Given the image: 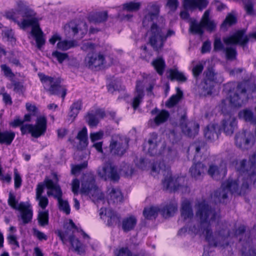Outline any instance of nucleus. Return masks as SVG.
<instances>
[{
    "instance_id": "obj_5",
    "label": "nucleus",
    "mask_w": 256,
    "mask_h": 256,
    "mask_svg": "<svg viewBox=\"0 0 256 256\" xmlns=\"http://www.w3.org/2000/svg\"><path fill=\"white\" fill-rule=\"evenodd\" d=\"M206 144L204 141L198 140L189 146L187 152L188 153L190 149L195 150L196 154L193 158V164L190 168V172L192 177L198 179L202 174L204 173L206 166L200 162L202 156L200 155V150L204 148Z\"/></svg>"
},
{
    "instance_id": "obj_35",
    "label": "nucleus",
    "mask_w": 256,
    "mask_h": 256,
    "mask_svg": "<svg viewBox=\"0 0 256 256\" xmlns=\"http://www.w3.org/2000/svg\"><path fill=\"white\" fill-rule=\"evenodd\" d=\"M15 136V132L12 131H0V144L10 146L14 140Z\"/></svg>"
},
{
    "instance_id": "obj_46",
    "label": "nucleus",
    "mask_w": 256,
    "mask_h": 256,
    "mask_svg": "<svg viewBox=\"0 0 256 256\" xmlns=\"http://www.w3.org/2000/svg\"><path fill=\"white\" fill-rule=\"evenodd\" d=\"M236 17L231 14H228L222 23L220 25V28L224 30H227L229 26H231L235 24L237 22Z\"/></svg>"
},
{
    "instance_id": "obj_14",
    "label": "nucleus",
    "mask_w": 256,
    "mask_h": 256,
    "mask_svg": "<svg viewBox=\"0 0 256 256\" xmlns=\"http://www.w3.org/2000/svg\"><path fill=\"white\" fill-rule=\"evenodd\" d=\"M98 174L104 180H110L113 182H118L120 178L116 167L110 163L106 164L102 168H99Z\"/></svg>"
},
{
    "instance_id": "obj_7",
    "label": "nucleus",
    "mask_w": 256,
    "mask_h": 256,
    "mask_svg": "<svg viewBox=\"0 0 256 256\" xmlns=\"http://www.w3.org/2000/svg\"><path fill=\"white\" fill-rule=\"evenodd\" d=\"M47 128V119L45 116L37 118L34 124H26L20 126L22 135L30 134L32 137L38 138L45 134Z\"/></svg>"
},
{
    "instance_id": "obj_4",
    "label": "nucleus",
    "mask_w": 256,
    "mask_h": 256,
    "mask_svg": "<svg viewBox=\"0 0 256 256\" xmlns=\"http://www.w3.org/2000/svg\"><path fill=\"white\" fill-rule=\"evenodd\" d=\"M44 90L50 96H60L64 100L67 93V89L61 85L62 79L60 78L48 76L42 72L38 74Z\"/></svg>"
},
{
    "instance_id": "obj_3",
    "label": "nucleus",
    "mask_w": 256,
    "mask_h": 256,
    "mask_svg": "<svg viewBox=\"0 0 256 256\" xmlns=\"http://www.w3.org/2000/svg\"><path fill=\"white\" fill-rule=\"evenodd\" d=\"M226 88L230 95V103L234 107H240L246 104L252 94L256 91V85L250 80L238 82L236 87L233 82L228 83Z\"/></svg>"
},
{
    "instance_id": "obj_39",
    "label": "nucleus",
    "mask_w": 256,
    "mask_h": 256,
    "mask_svg": "<svg viewBox=\"0 0 256 256\" xmlns=\"http://www.w3.org/2000/svg\"><path fill=\"white\" fill-rule=\"evenodd\" d=\"M82 100H78L72 103L70 108V112L68 116L72 118L74 120L80 111L82 110Z\"/></svg>"
},
{
    "instance_id": "obj_25",
    "label": "nucleus",
    "mask_w": 256,
    "mask_h": 256,
    "mask_svg": "<svg viewBox=\"0 0 256 256\" xmlns=\"http://www.w3.org/2000/svg\"><path fill=\"white\" fill-rule=\"evenodd\" d=\"M152 114H156V116L154 119V122L156 126L166 122L170 117V113L166 110H162L160 111L155 108L151 111Z\"/></svg>"
},
{
    "instance_id": "obj_37",
    "label": "nucleus",
    "mask_w": 256,
    "mask_h": 256,
    "mask_svg": "<svg viewBox=\"0 0 256 256\" xmlns=\"http://www.w3.org/2000/svg\"><path fill=\"white\" fill-rule=\"evenodd\" d=\"M157 73L162 76L164 74L166 65L164 58L162 56H158L154 59L151 62Z\"/></svg>"
},
{
    "instance_id": "obj_26",
    "label": "nucleus",
    "mask_w": 256,
    "mask_h": 256,
    "mask_svg": "<svg viewBox=\"0 0 256 256\" xmlns=\"http://www.w3.org/2000/svg\"><path fill=\"white\" fill-rule=\"evenodd\" d=\"M76 138L79 140L77 145V149L80 150H83L86 149L88 144L87 128L84 127L78 132Z\"/></svg>"
},
{
    "instance_id": "obj_32",
    "label": "nucleus",
    "mask_w": 256,
    "mask_h": 256,
    "mask_svg": "<svg viewBox=\"0 0 256 256\" xmlns=\"http://www.w3.org/2000/svg\"><path fill=\"white\" fill-rule=\"evenodd\" d=\"M110 149L112 154L122 156L126 151V144L122 142L114 140L110 144Z\"/></svg>"
},
{
    "instance_id": "obj_47",
    "label": "nucleus",
    "mask_w": 256,
    "mask_h": 256,
    "mask_svg": "<svg viewBox=\"0 0 256 256\" xmlns=\"http://www.w3.org/2000/svg\"><path fill=\"white\" fill-rule=\"evenodd\" d=\"M2 36L3 40L10 42L12 44L16 43V38L14 36V32L12 29L2 30Z\"/></svg>"
},
{
    "instance_id": "obj_51",
    "label": "nucleus",
    "mask_w": 256,
    "mask_h": 256,
    "mask_svg": "<svg viewBox=\"0 0 256 256\" xmlns=\"http://www.w3.org/2000/svg\"><path fill=\"white\" fill-rule=\"evenodd\" d=\"M143 215L146 219L151 220L156 218L158 215V210L154 207L146 208L143 210Z\"/></svg>"
},
{
    "instance_id": "obj_23",
    "label": "nucleus",
    "mask_w": 256,
    "mask_h": 256,
    "mask_svg": "<svg viewBox=\"0 0 256 256\" xmlns=\"http://www.w3.org/2000/svg\"><path fill=\"white\" fill-rule=\"evenodd\" d=\"M237 127V120L235 118L230 116L224 119L221 122V130H222L226 135L232 134Z\"/></svg>"
},
{
    "instance_id": "obj_19",
    "label": "nucleus",
    "mask_w": 256,
    "mask_h": 256,
    "mask_svg": "<svg viewBox=\"0 0 256 256\" xmlns=\"http://www.w3.org/2000/svg\"><path fill=\"white\" fill-rule=\"evenodd\" d=\"M18 12L23 18V20H31L36 19L38 22V20L36 18V13L30 6L26 5L23 1H20L18 3Z\"/></svg>"
},
{
    "instance_id": "obj_29",
    "label": "nucleus",
    "mask_w": 256,
    "mask_h": 256,
    "mask_svg": "<svg viewBox=\"0 0 256 256\" xmlns=\"http://www.w3.org/2000/svg\"><path fill=\"white\" fill-rule=\"evenodd\" d=\"M167 78L171 81L176 80L180 82H184L187 80V78L184 74L179 72L177 69L170 68L167 70Z\"/></svg>"
},
{
    "instance_id": "obj_1",
    "label": "nucleus",
    "mask_w": 256,
    "mask_h": 256,
    "mask_svg": "<svg viewBox=\"0 0 256 256\" xmlns=\"http://www.w3.org/2000/svg\"><path fill=\"white\" fill-rule=\"evenodd\" d=\"M196 216L200 220V228L204 234L206 240L210 245L216 247L230 236V230L226 224L222 223H218L213 234L210 222L216 221L220 216L215 210L205 201L198 204Z\"/></svg>"
},
{
    "instance_id": "obj_18",
    "label": "nucleus",
    "mask_w": 256,
    "mask_h": 256,
    "mask_svg": "<svg viewBox=\"0 0 256 256\" xmlns=\"http://www.w3.org/2000/svg\"><path fill=\"white\" fill-rule=\"evenodd\" d=\"M179 180V177L172 176L171 172L168 171L167 175L164 176V179L162 180L164 190H168L170 192L177 191L181 186Z\"/></svg>"
},
{
    "instance_id": "obj_42",
    "label": "nucleus",
    "mask_w": 256,
    "mask_h": 256,
    "mask_svg": "<svg viewBox=\"0 0 256 256\" xmlns=\"http://www.w3.org/2000/svg\"><path fill=\"white\" fill-rule=\"evenodd\" d=\"M62 192L59 195L56 196L54 198L58 201V208L60 210L64 212L66 214H69L70 212V208L68 202L66 200L62 198Z\"/></svg>"
},
{
    "instance_id": "obj_41",
    "label": "nucleus",
    "mask_w": 256,
    "mask_h": 256,
    "mask_svg": "<svg viewBox=\"0 0 256 256\" xmlns=\"http://www.w3.org/2000/svg\"><path fill=\"white\" fill-rule=\"evenodd\" d=\"M177 210V204L170 203L164 206L161 210V212L162 216L165 218H167L172 216Z\"/></svg>"
},
{
    "instance_id": "obj_59",
    "label": "nucleus",
    "mask_w": 256,
    "mask_h": 256,
    "mask_svg": "<svg viewBox=\"0 0 256 256\" xmlns=\"http://www.w3.org/2000/svg\"><path fill=\"white\" fill-rule=\"evenodd\" d=\"M144 96H142V94H136L134 97L132 99V106L134 110H136L140 104L142 103Z\"/></svg>"
},
{
    "instance_id": "obj_12",
    "label": "nucleus",
    "mask_w": 256,
    "mask_h": 256,
    "mask_svg": "<svg viewBox=\"0 0 256 256\" xmlns=\"http://www.w3.org/2000/svg\"><path fill=\"white\" fill-rule=\"evenodd\" d=\"M25 22L24 25L27 26L26 28L32 27L30 34L36 40L37 48L40 50L46 43V40L44 37V34L40 28L39 22H37L36 19L32 20L31 22L26 21Z\"/></svg>"
},
{
    "instance_id": "obj_63",
    "label": "nucleus",
    "mask_w": 256,
    "mask_h": 256,
    "mask_svg": "<svg viewBox=\"0 0 256 256\" xmlns=\"http://www.w3.org/2000/svg\"><path fill=\"white\" fill-rule=\"evenodd\" d=\"M202 26L205 28L206 30L210 32L214 31L216 28V24L211 20L202 22Z\"/></svg>"
},
{
    "instance_id": "obj_60",
    "label": "nucleus",
    "mask_w": 256,
    "mask_h": 256,
    "mask_svg": "<svg viewBox=\"0 0 256 256\" xmlns=\"http://www.w3.org/2000/svg\"><path fill=\"white\" fill-rule=\"evenodd\" d=\"M121 172L125 176H132L134 172V168L129 164H124L120 169Z\"/></svg>"
},
{
    "instance_id": "obj_36",
    "label": "nucleus",
    "mask_w": 256,
    "mask_h": 256,
    "mask_svg": "<svg viewBox=\"0 0 256 256\" xmlns=\"http://www.w3.org/2000/svg\"><path fill=\"white\" fill-rule=\"evenodd\" d=\"M157 139L158 134L156 132L150 134V138L148 142V154L150 156H154L157 153Z\"/></svg>"
},
{
    "instance_id": "obj_13",
    "label": "nucleus",
    "mask_w": 256,
    "mask_h": 256,
    "mask_svg": "<svg viewBox=\"0 0 256 256\" xmlns=\"http://www.w3.org/2000/svg\"><path fill=\"white\" fill-rule=\"evenodd\" d=\"M238 168L242 172H248L250 178L256 184V153L250 156L248 161L246 159H242Z\"/></svg>"
},
{
    "instance_id": "obj_48",
    "label": "nucleus",
    "mask_w": 256,
    "mask_h": 256,
    "mask_svg": "<svg viewBox=\"0 0 256 256\" xmlns=\"http://www.w3.org/2000/svg\"><path fill=\"white\" fill-rule=\"evenodd\" d=\"M33 216L32 210H26L24 211H22L20 216H18V220H20L22 221V224L25 225L31 222Z\"/></svg>"
},
{
    "instance_id": "obj_11",
    "label": "nucleus",
    "mask_w": 256,
    "mask_h": 256,
    "mask_svg": "<svg viewBox=\"0 0 256 256\" xmlns=\"http://www.w3.org/2000/svg\"><path fill=\"white\" fill-rule=\"evenodd\" d=\"M105 63V56L100 52H88L84 60L85 66L94 71L100 70Z\"/></svg>"
},
{
    "instance_id": "obj_56",
    "label": "nucleus",
    "mask_w": 256,
    "mask_h": 256,
    "mask_svg": "<svg viewBox=\"0 0 256 256\" xmlns=\"http://www.w3.org/2000/svg\"><path fill=\"white\" fill-rule=\"evenodd\" d=\"M88 166V162L84 161L83 162L72 165L71 169V173L72 174H76L80 172L82 170L85 169Z\"/></svg>"
},
{
    "instance_id": "obj_34",
    "label": "nucleus",
    "mask_w": 256,
    "mask_h": 256,
    "mask_svg": "<svg viewBox=\"0 0 256 256\" xmlns=\"http://www.w3.org/2000/svg\"><path fill=\"white\" fill-rule=\"evenodd\" d=\"M64 228L66 229L64 232H63L60 230H58L56 232L58 236L64 244H66V237L68 234V231L71 230L72 229H77V226L72 220L70 219L68 220V222L64 224Z\"/></svg>"
},
{
    "instance_id": "obj_15",
    "label": "nucleus",
    "mask_w": 256,
    "mask_h": 256,
    "mask_svg": "<svg viewBox=\"0 0 256 256\" xmlns=\"http://www.w3.org/2000/svg\"><path fill=\"white\" fill-rule=\"evenodd\" d=\"M180 126L182 132L190 138L194 137L199 131V124L193 121L187 122L186 114H185L180 118Z\"/></svg>"
},
{
    "instance_id": "obj_50",
    "label": "nucleus",
    "mask_w": 256,
    "mask_h": 256,
    "mask_svg": "<svg viewBox=\"0 0 256 256\" xmlns=\"http://www.w3.org/2000/svg\"><path fill=\"white\" fill-rule=\"evenodd\" d=\"M141 6L140 2H130L122 4V9L129 12H136L138 11Z\"/></svg>"
},
{
    "instance_id": "obj_10",
    "label": "nucleus",
    "mask_w": 256,
    "mask_h": 256,
    "mask_svg": "<svg viewBox=\"0 0 256 256\" xmlns=\"http://www.w3.org/2000/svg\"><path fill=\"white\" fill-rule=\"evenodd\" d=\"M246 28L238 30L232 35L224 38L223 41L226 45H238L244 50L248 48L250 39L252 38L249 36V34H246Z\"/></svg>"
},
{
    "instance_id": "obj_8",
    "label": "nucleus",
    "mask_w": 256,
    "mask_h": 256,
    "mask_svg": "<svg viewBox=\"0 0 256 256\" xmlns=\"http://www.w3.org/2000/svg\"><path fill=\"white\" fill-rule=\"evenodd\" d=\"M203 74L204 78L201 83L203 91L206 94H211L215 84L222 82L223 78L212 66L208 67Z\"/></svg>"
},
{
    "instance_id": "obj_24",
    "label": "nucleus",
    "mask_w": 256,
    "mask_h": 256,
    "mask_svg": "<svg viewBox=\"0 0 256 256\" xmlns=\"http://www.w3.org/2000/svg\"><path fill=\"white\" fill-rule=\"evenodd\" d=\"M152 8L154 10V12H148V14L144 15L142 22V24L144 28H148L150 26V23L152 22L150 26L153 24H157L156 20L158 19L159 8L156 6H153Z\"/></svg>"
},
{
    "instance_id": "obj_16",
    "label": "nucleus",
    "mask_w": 256,
    "mask_h": 256,
    "mask_svg": "<svg viewBox=\"0 0 256 256\" xmlns=\"http://www.w3.org/2000/svg\"><path fill=\"white\" fill-rule=\"evenodd\" d=\"M235 144L239 148L242 150H248L252 145L253 135L246 130L237 133L235 136Z\"/></svg>"
},
{
    "instance_id": "obj_22",
    "label": "nucleus",
    "mask_w": 256,
    "mask_h": 256,
    "mask_svg": "<svg viewBox=\"0 0 256 256\" xmlns=\"http://www.w3.org/2000/svg\"><path fill=\"white\" fill-rule=\"evenodd\" d=\"M105 215L108 217L107 225L108 226L114 227L121 226V216L117 212L110 208L105 210Z\"/></svg>"
},
{
    "instance_id": "obj_53",
    "label": "nucleus",
    "mask_w": 256,
    "mask_h": 256,
    "mask_svg": "<svg viewBox=\"0 0 256 256\" xmlns=\"http://www.w3.org/2000/svg\"><path fill=\"white\" fill-rule=\"evenodd\" d=\"M108 91L112 93L114 91H120L122 86L120 82L118 80H112L107 86Z\"/></svg>"
},
{
    "instance_id": "obj_54",
    "label": "nucleus",
    "mask_w": 256,
    "mask_h": 256,
    "mask_svg": "<svg viewBox=\"0 0 256 256\" xmlns=\"http://www.w3.org/2000/svg\"><path fill=\"white\" fill-rule=\"evenodd\" d=\"M86 120L88 126L91 128L96 126L99 122L98 118L92 113L88 114L86 117Z\"/></svg>"
},
{
    "instance_id": "obj_9",
    "label": "nucleus",
    "mask_w": 256,
    "mask_h": 256,
    "mask_svg": "<svg viewBox=\"0 0 256 256\" xmlns=\"http://www.w3.org/2000/svg\"><path fill=\"white\" fill-rule=\"evenodd\" d=\"M150 36L149 38V43L154 50L159 53L164 46L168 39L166 34L162 32V27L158 24H153L150 27Z\"/></svg>"
},
{
    "instance_id": "obj_38",
    "label": "nucleus",
    "mask_w": 256,
    "mask_h": 256,
    "mask_svg": "<svg viewBox=\"0 0 256 256\" xmlns=\"http://www.w3.org/2000/svg\"><path fill=\"white\" fill-rule=\"evenodd\" d=\"M16 12L14 10L6 11L5 12V17L8 20H12L14 22L16 23L20 28L22 30H25L26 28V25L25 26V22H31V20H22L20 22L17 20L15 17Z\"/></svg>"
},
{
    "instance_id": "obj_27",
    "label": "nucleus",
    "mask_w": 256,
    "mask_h": 256,
    "mask_svg": "<svg viewBox=\"0 0 256 256\" xmlns=\"http://www.w3.org/2000/svg\"><path fill=\"white\" fill-rule=\"evenodd\" d=\"M44 182L45 187L50 190L47 192V194L48 196H52L54 198L56 196L59 195L62 192L60 185L57 184H54L52 180L48 179L45 180Z\"/></svg>"
},
{
    "instance_id": "obj_64",
    "label": "nucleus",
    "mask_w": 256,
    "mask_h": 256,
    "mask_svg": "<svg viewBox=\"0 0 256 256\" xmlns=\"http://www.w3.org/2000/svg\"><path fill=\"white\" fill-rule=\"evenodd\" d=\"M116 256H138V255L133 254L128 247H122L119 250Z\"/></svg>"
},
{
    "instance_id": "obj_43",
    "label": "nucleus",
    "mask_w": 256,
    "mask_h": 256,
    "mask_svg": "<svg viewBox=\"0 0 256 256\" xmlns=\"http://www.w3.org/2000/svg\"><path fill=\"white\" fill-rule=\"evenodd\" d=\"M78 45V42L75 40H64L58 42L56 46L59 50L65 51L71 48H75Z\"/></svg>"
},
{
    "instance_id": "obj_62",
    "label": "nucleus",
    "mask_w": 256,
    "mask_h": 256,
    "mask_svg": "<svg viewBox=\"0 0 256 256\" xmlns=\"http://www.w3.org/2000/svg\"><path fill=\"white\" fill-rule=\"evenodd\" d=\"M2 71L6 77L14 78L15 76L14 73L12 72L11 68L6 64H2L0 66Z\"/></svg>"
},
{
    "instance_id": "obj_52",
    "label": "nucleus",
    "mask_w": 256,
    "mask_h": 256,
    "mask_svg": "<svg viewBox=\"0 0 256 256\" xmlns=\"http://www.w3.org/2000/svg\"><path fill=\"white\" fill-rule=\"evenodd\" d=\"M52 56L56 58L60 64H62L65 60H68V54L67 53L62 52L58 50L52 52Z\"/></svg>"
},
{
    "instance_id": "obj_31",
    "label": "nucleus",
    "mask_w": 256,
    "mask_h": 256,
    "mask_svg": "<svg viewBox=\"0 0 256 256\" xmlns=\"http://www.w3.org/2000/svg\"><path fill=\"white\" fill-rule=\"evenodd\" d=\"M69 242L74 250L80 255H84L86 252L84 246L78 238H75L74 235L72 234L68 237Z\"/></svg>"
},
{
    "instance_id": "obj_61",
    "label": "nucleus",
    "mask_w": 256,
    "mask_h": 256,
    "mask_svg": "<svg viewBox=\"0 0 256 256\" xmlns=\"http://www.w3.org/2000/svg\"><path fill=\"white\" fill-rule=\"evenodd\" d=\"M12 85L14 86V90L18 94H22L24 91V85L22 82L12 80Z\"/></svg>"
},
{
    "instance_id": "obj_45",
    "label": "nucleus",
    "mask_w": 256,
    "mask_h": 256,
    "mask_svg": "<svg viewBox=\"0 0 256 256\" xmlns=\"http://www.w3.org/2000/svg\"><path fill=\"white\" fill-rule=\"evenodd\" d=\"M190 32L193 34H198L202 36L204 31L202 29V26L198 24L195 19L190 20Z\"/></svg>"
},
{
    "instance_id": "obj_57",
    "label": "nucleus",
    "mask_w": 256,
    "mask_h": 256,
    "mask_svg": "<svg viewBox=\"0 0 256 256\" xmlns=\"http://www.w3.org/2000/svg\"><path fill=\"white\" fill-rule=\"evenodd\" d=\"M204 70V66L202 64L196 65L192 70V74L196 81L200 80V76Z\"/></svg>"
},
{
    "instance_id": "obj_33",
    "label": "nucleus",
    "mask_w": 256,
    "mask_h": 256,
    "mask_svg": "<svg viewBox=\"0 0 256 256\" xmlns=\"http://www.w3.org/2000/svg\"><path fill=\"white\" fill-rule=\"evenodd\" d=\"M123 200V195L118 188H112L108 196V202L109 204H116L122 202Z\"/></svg>"
},
{
    "instance_id": "obj_6",
    "label": "nucleus",
    "mask_w": 256,
    "mask_h": 256,
    "mask_svg": "<svg viewBox=\"0 0 256 256\" xmlns=\"http://www.w3.org/2000/svg\"><path fill=\"white\" fill-rule=\"evenodd\" d=\"M236 237L240 236L239 242L242 245V256H256V247H250L252 239L250 232H246V226L240 225L234 232Z\"/></svg>"
},
{
    "instance_id": "obj_2",
    "label": "nucleus",
    "mask_w": 256,
    "mask_h": 256,
    "mask_svg": "<svg viewBox=\"0 0 256 256\" xmlns=\"http://www.w3.org/2000/svg\"><path fill=\"white\" fill-rule=\"evenodd\" d=\"M242 160L236 166V172L240 176H244L242 182L239 187L238 180H233L228 178L222 184V188L214 191V200L216 203H224V200L228 198V194L230 192L232 194H236L240 196H244L250 190V185L252 184L256 187L254 181L250 178L248 172H244L238 170V167L241 164Z\"/></svg>"
},
{
    "instance_id": "obj_40",
    "label": "nucleus",
    "mask_w": 256,
    "mask_h": 256,
    "mask_svg": "<svg viewBox=\"0 0 256 256\" xmlns=\"http://www.w3.org/2000/svg\"><path fill=\"white\" fill-rule=\"evenodd\" d=\"M108 18V13L106 11L96 12L90 16V22L94 23H102L106 22Z\"/></svg>"
},
{
    "instance_id": "obj_20",
    "label": "nucleus",
    "mask_w": 256,
    "mask_h": 256,
    "mask_svg": "<svg viewBox=\"0 0 256 256\" xmlns=\"http://www.w3.org/2000/svg\"><path fill=\"white\" fill-rule=\"evenodd\" d=\"M220 134L221 128L216 124H208L204 130V137L210 142L217 140Z\"/></svg>"
},
{
    "instance_id": "obj_49",
    "label": "nucleus",
    "mask_w": 256,
    "mask_h": 256,
    "mask_svg": "<svg viewBox=\"0 0 256 256\" xmlns=\"http://www.w3.org/2000/svg\"><path fill=\"white\" fill-rule=\"evenodd\" d=\"M37 220L39 226H45L48 224V210L41 211L38 212Z\"/></svg>"
},
{
    "instance_id": "obj_28",
    "label": "nucleus",
    "mask_w": 256,
    "mask_h": 256,
    "mask_svg": "<svg viewBox=\"0 0 256 256\" xmlns=\"http://www.w3.org/2000/svg\"><path fill=\"white\" fill-rule=\"evenodd\" d=\"M137 224V219L134 216L124 218L122 222V228L124 232H127L133 230Z\"/></svg>"
},
{
    "instance_id": "obj_55",
    "label": "nucleus",
    "mask_w": 256,
    "mask_h": 256,
    "mask_svg": "<svg viewBox=\"0 0 256 256\" xmlns=\"http://www.w3.org/2000/svg\"><path fill=\"white\" fill-rule=\"evenodd\" d=\"M224 51L225 52L226 57L228 60H234L236 58L237 52L236 48L232 47H226Z\"/></svg>"
},
{
    "instance_id": "obj_44",
    "label": "nucleus",
    "mask_w": 256,
    "mask_h": 256,
    "mask_svg": "<svg viewBox=\"0 0 256 256\" xmlns=\"http://www.w3.org/2000/svg\"><path fill=\"white\" fill-rule=\"evenodd\" d=\"M176 90L177 94L171 96L166 102V106L168 108H172L176 105L183 96V92L179 88H176Z\"/></svg>"
},
{
    "instance_id": "obj_21",
    "label": "nucleus",
    "mask_w": 256,
    "mask_h": 256,
    "mask_svg": "<svg viewBox=\"0 0 256 256\" xmlns=\"http://www.w3.org/2000/svg\"><path fill=\"white\" fill-rule=\"evenodd\" d=\"M226 168L222 166H218L212 164L210 166L208 170V175L216 180L223 178L226 176Z\"/></svg>"
},
{
    "instance_id": "obj_30",
    "label": "nucleus",
    "mask_w": 256,
    "mask_h": 256,
    "mask_svg": "<svg viewBox=\"0 0 256 256\" xmlns=\"http://www.w3.org/2000/svg\"><path fill=\"white\" fill-rule=\"evenodd\" d=\"M181 216L184 220L188 219H192L194 216L193 210L190 202L188 200H184L180 208Z\"/></svg>"
},
{
    "instance_id": "obj_58",
    "label": "nucleus",
    "mask_w": 256,
    "mask_h": 256,
    "mask_svg": "<svg viewBox=\"0 0 256 256\" xmlns=\"http://www.w3.org/2000/svg\"><path fill=\"white\" fill-rule=\"evenodd\" d=\"M196 0H184L183 7L184 10H194L196 9Z\"/></svg>"
},
{
    "instance_id": "obj_17",
    "label": "nucleus",
    "mask_w": 256,
    "mask_h": 256,
    "mask_svg": "<svg viewBox=\"0 0 256 256\" xmlns=\"http://www.w3.org/2000/svg\"><path fill=\"white\" fill-rule=\"evenodd\" d=\"M98 188L96 184L94 176L92 174L85 175L82 182L80 192L82 194L88 195L92 192H96Z\"/></svg>"
}]
</instances>
